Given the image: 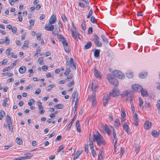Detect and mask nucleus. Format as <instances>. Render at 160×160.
Returning <instances> with one entry per match:
<instances>
[{"label":"nucleus","mask_w":160,"mask_h":160,"mask_svg":"<svg viewBox=\"0 0 160 160\" xmlns=\"http://www.w3.org/2000/svg\"><path fill=\"white\" fill-rule=\"evenodd\" d=\"M93 141H96L98 145L99 146L105 144L104 140L103 137L98 132L93 135Z\"/></svg>","instance_id":"1"},{"label":"nucleus","mask_w":160,"mask_h":160,"mask_svg":"<svg viewBox=\"0 0 160 160\" xmlns=\"http://www.w3.org/2000/svg\"><path fill=\"white\" fill-rule=\"evenodd\" d=\"M107 77L110 83L116 86H118V82L116 78L113 77V76L111 74H108Z\"/></svg>","instance_id":"2"},{"label":"nucleus","mask_w":160,"mask_h":160,"mask_svg":"<svg viewBox=\"0 0 160 160\" xmlns=\"http://www.w3.org/2000/svg\"><path fill=\"white\" fill-rule=\"evenodd\" d=\"M113 74L114 76L119 79H123L125 78V75L119 71L114 70L113 72Z\"/></svg>","instance_id":"3"},{"label":"nucleus","mask_w":160,"mask_h":160,"mask_svg":"<svg viewBox=\"0 0 160 160\" xmlns=\"http://www.w3.org/2000/svg\"><path fill=\"white\" fill-rule=\"evenodd\" d=\"M96 93L94 92L92 93L91 96L88 98V100L92 101V106L93 107L95 106L96 104Z\"/></svg>","instance_id":"4"},{"label":"nucleus","mask_w":160,"mask_h":160,"mask_svg":"<svg viewBox=\"0 0 160 160\" xmlns=\"http://www.w3.org/2000/svg\"><path fill=\"white\" fill-rule=\"evenodd\" d=\"M100 127L101 130L103 132L105 133L106 132L109 136L110 135V130L107 125H104L102 124L100 125Z\"/></svg>","instance_id":"5"},{"label":"nucleus","mask_w":160,"mask_h":160,"mask_svg":"<svg viewBox=\"0 0 160 160\" xmlns=\"http://www.w3.org/2000/svg\"><path fill=\"white\" fill-rule=\"evenodd\" d=\"M142 87L139 84H135L132 86V88L133 91L139 92L140 91Z\"/></svg>","instance_id":"6"},{"label":"nucleus","mask_w":160,"mask_h":160,"mask_svg":"<svg viewBox=\"0 0 160 160\" xmlns=\"http://www.w3.org/2000/svg\"><path fill=\"white\" fill-rule=\"evenodd\" d=\"M119 94V92L118 90L116 89H113L112 90V92H110L109 93V95L110 96H112L113 97H116L118 96Z\"/></svg>","instance_id":"7"},{"label":"nucleus","mask_w":160,"mask_h":160,"mask_svg":"<svg viewBox=\"0 0 160 160\" xmlns=\"http://www.w3.org/2000/svg\"><path fill=\"white\" fill-rule=\"evenodd\" d=\"M45 28L46 30L52 31L54 29V26L51 23H49L45 26Z\"/></svg>","instance_id":"8"},{"label":"nucleus","mask_w":160,"mask_h":160,"mask_svg":"<svg viewBox=\"0 0 160 160\" xmlns=\"http://www.w3.org/2000/svg\"><path fill=\"white\" fill-rule=\"evenodd\" d=\"M151 123L148 121H146L143 125L144 128L146 129H149L151 126Z\"/></svg>","instance_id":"9"},{"label":"nucleus","mask_w":160,"mask_h":160,"mask_svg":"<svg viewBox=\"0 0 160 160\" xmlns=\"http://www.w3.org/2000/svg\"><path fill=\"white\" fill-rule=\"evenodd\" d=\"M57 38L62 42V44L65 43L67 41L66 39L60 35H58Z\"/></svg>","instance_id":"10"},{"label":"nucleus","mask_w":160,"mask_h":160,"mask_svg":"<svg viewBox=\"0 0 160 160\" xmlns=\"http://www.w3.org/2000/svg\"><path fill=\"white\" fill-rule=\"evenodd\" d=\"M72 32V35L75 40L77 39L78 37L79 34L78 32V31L76 30H75L74 31L73 30H71Z\"/></svg>","instance_id":"11"},{"label":"nucleus","mask_w":160,"mask_h":160,"mask_svg":"<svg viewBox=\"0 0 160 160\" xmlns=\"http://www.w3.org/2000/svg\"><path fill=\"white\" fill-rule=\"evenodd\" d=\"M94 75L96 78L100 79L101 78V76L100 73L97 69H96V68H94Z\"/></svg>","instance_id":"12"},{"label":"nucleus","mask_w":160,"mask_h":160,"mask_svg":"<svg viewBox=\"0 0 160 160\" xmlns=\"http://www.w3.org/2000/svg\"><path fill=\"white\" fill-rule=\"evenodd\" d=\"M110 132H112V131H113L112 135H113V137L114 138L113 141H114V140H115V142H117V141H116L117 137H116V136L115 131L114 129V128L113 127L111 126V128L110 129Z\"/></svg>","instance_id":"13"},{"label":"nucleus","mask_w":160,"mask_h":160,"mask_svg":"<svg viewBox=\"0 0 160 160\" xmlns=\"http://www.w3.org/2000/svg\"><path fill=\"white\" fill-rule=\"evenodd\" d=\"M65 51L67 52H68L69 51V47L67 41L63 44Z\"/></svg>","instance_id":"14"},{"label":"nucleus","mask_w":160,"mask_h":160,"mask_svg":"<svg viewBox=\"0 0 160 160\" xmlns=\"http://www.w3.org/2000/svg\"><path fill=\"white\" fill-rule=\"evenodd\" d=\"M131 93V91L130 90L126 91L121 95L122 97L124 98L125 96L128 97L129 95H130Z\"/></svg>","instance_id":"15"},{"label":"nucleus","mask_w":160,"mask_h":160,"mask_svg":"<svg viewBox=\"0 0 160 160\" xmlns=\"http://www.w3.org/2000/svg\"><path fill=\"white\" fill-rule=\"evenodd\" d=\"M123 128L128 134H129L130 133V132L129 130V128L128 125L126 123H123Z\"/></svg>","instance_id":"16"},{"label":"nucleus","mask_w":160,"mask_h":160,"mask_svg":"<svg viewBox=\"0 0 160 160\" xmlns=\"http://www.w3.org/2000/svg\"><path fill=\"white\" fill-rule=\"evenodd\" d=\"M56 20V17L54 15H52L51 17L49 23H50L51 24H53L55 22Z\"/></svg>","instance_id":"17"},{"label":"nucleus","mask_w":160,"mask_h":160,"mask_svg":"<svg viewBox=\"0 0 160 160\" xmlns=\"http://www.w3.org/2000/svg\"><path fill=\"white\" fill-rule=\"evenodd\" d=\"M140 91L141 93V95L143 97H146L148 95L147 93V90L146 89L144 90L142 88Z\"/></svg>","instance_id":"18"},{"label":"nucleus","mask_w":160,"mask_h":160,"mask_svg":"<svg viewBox=\"0 0 160 160\" xmlns=\"http://www.w3.org/2000/svg\"><path fill=\"white\" fill-rule=\"evenodd\" d=\"M26 71V68L25 66H22L19 68V71L20 73L23 74Z\"/></svg>","instance_id":"19"},{"label":"nucleus","mask_w":160,"mask_h":160,"mask_svg":"<svg viewBox=\"0 0 160 160\" xmlns=\"http://www.w3.org/2000/svg\"><path fill=\"white\" fill-rule=\"evenodd\" d=\"M32 157V156H22L20 157L17 158V160H25L27 159H28Z\"/></svg>","instance_id":"20"},{"label":"nucleus","mask_w":160,"mask_h":160,"mask_svg":"<svg viewBox=\"0 0 160 160\" xmlns=\"http://www.w3.org/2000/svg\"><path fill=\"white\" fill-rule=\"evenodd\" d=\"M109 97L108 96L104 97L103 99V104L104 106H105L107 103L108 101Z\"/></svg>","instance_id":"21"},{"label":"nucleus","mask_w":160,"mask_h":160,"mask_svg":"<svg viewBox=\"0 0 160 160\" xmlns=\"http://www.w3.org/2000/svg\"><path fill=\"white\" fill-rule=\"evenodd\" d=\"M101 38L102 39L103 42L105 44H108L109 42L108 39L106 38L103 35H101Z\"/></svg>","instance_id":"22"},{"label":"nucleus","mask_w":160,"mask_h":160,"mask_svg":"<svg viewBox=\"0 0 160 160\" xmlns=\"http://www.w3.org/2000/svg\"><path fill=\"white\" fill-rule=\"evenodd\" d=\"M100 50L96 49L94 52V56L95 57H98L99 56Z\"/></svg>","instance_id":"23"},{"label":"nucleus","mask_w":160,"mask_h":160,"mask_svg":"<svg viewBox=\"0 0 160 160\" xmlns=\"http://www.w3.org/2000/svg\"><path fill=\"white\" fill-rule=\"evenodd\" d=\"M147 73L146 72H141L139 74V77L141 79L145 78L147 76Z\"/></svg>","instance_id":"24"},{"label":"nucleus","mask_w":160,"mask_h":160,"mask_svg":"<svg viewBox=\"0 0 160 160\" xmlns=\"http://www.w3.org/2000/svg\"><path fill=\"white\" fill-rule=\"evenodd\" d=\"M9 130L11 131V132H13V128L12 125V123L7 124Z\"/></svg>","instance_id":"25"},{"label":"nucleus","mask_w":160,"mask_h":160,"mask_svg":"<svg viewBox=\"0 0 160 160\" xmlns=\"http://www.w3.org/2000/svg\"><path fill=\"white\" fill-rule=\"evenodd\" d=\"M8 98H6L3 101V102L2 103V106L3 107H6L8 106V104L7 102H8Z\"/></svg>","instance_id":"26"},{"label":"nucleus","mask_w":160,"mask_h":160,"mask_svg":"<svg viewBox=\"0 0 160 160\" xmlns=\"http://www.w3.org/2000/svg\"><path fill=\"white\" fill-rule=\"evenodd\" d=\"M6 122L7 124L11 123H12L11 121V118L8 115H7V116Z\"/></svg>","instance_id":"27"},{"label":"nucleus","mask_w":160,"mask_h":160,"mask_svg":"<svg viewBox=\"0 0 160 160\" xmlns=\"http://www.w3.org/2000/svg\"><path fill=\"white\" fill-rule=\"evenodd\" d=\"M121 112L122 113L121 114V115L122 117V121L124 120L123 119L125 117H126V113L125 112V111L124 110H123V109H122L121 110Z\"/></svg>","instance_id":"28"},{"label":"nucleus","mask_w":160,"mask_h":160,"mask_svg":"<svg viewBox=\"0 0 160 160\" xmlns=\"http://www.w3.org/2000/svg\"><path fill=\"white\" fill-rule=\"evenodd\" d=\"M16 142L19 145H21L22 143V141L20 138H17L16 139Z\"/></svg>","instance_id":"29"},{"label":"nucleus","mask_w":160,"mask_h":160,"mask_svg":"<svg viewBox=\"0 0 160 160\" xmlns=\"http://www.w3.org/2000/svg\"><path fill=\"white\" fill-rule=\"evenodd\" d=\"M92 43L91 42H88L87 44L85 46L86 49H88L92 46Z\"/></svg>","instance_id":"30"},{"label":"nucleus","mask_w":160,"mask_h":160,"mask_svg":"<svg viewBox=\"0 0 160 160\" xmlns=\"http://www.w3.org/2000/svg\"><path fill=\"white\" fill-rule=\"evenodd\" d=\"M94 37H95V38L93 39V41L94 42L95 44L97 42H98V41H99V38L96 34L94 35Z\"/></svg>","instance_id":"31"},{"label":"nucleus","mask_w":160,"mask_h":160,"mask_svg":"<svg viewBox=\"0 0 160 160\" xmlns=\"http://www.w3.org/2000/svg\"><path fill=\"white\" fill-rule=\"evenodd\" d=\"M78 93L77 91H74L72 94V98H76V99H78Z\"/></svg>","instance_id":"32"},{"label":"nucleus","mask_w":160,"mask_h":160,"mask_svg":"<svg viewBox=\"0 0 160 160\" xmlns=\"http://www.w3.org/2000/svg\"><path fill=\"white\" fill-rule=\"evenodd\" d=\"M63 106L62 105L60 104L54 106V107L59 109L62 108H63Z\"/></svg>","instance_id":"33"},{"label":"nucleus","mask_w":160,"mask_h":160,"mask_svg":"<svg viewBox=\"0 0 160 160\" xmlns=\"http://www.w3.org/2000/svg\"><path fill=\"white\" fill-rule=\"evenodd\" d=\"M91 22L93 23H96L97 21V19H96L93 16H92L91 18Z\"/></svg>","instance_id":"34"},{"label":"nucleus","mask_w":160,"mask_h":160,"mask_svg":"<svg viewBox=\"0 0 160 160\" xmlns=\"http://www.w3.org/2000/svg\"><path fill=\"white\" fill-rule=\"evenodd\" d=\"M139 106L140 107H141L143 103V101L141 99V98H139Z\"/></svg>","instance_id":"35"},{"label":"nucleus","mask_w":160,"mask_h":160,"mask_svg":"<svg viewBox=\"0 0 160 160\" xmlns=\"http://www.w3.org/2000/svg\"><path fill=\"white\" fill-rule=\"evenodd\" d=\"M93 12V10L92 9H91L90 10V11L87 16V18H89L92 15Z\"/></svg>","instance_id":"36"},{"label":"nucleus","mask_w":160,"mask_h":160,"mask_svg":"<svg viewBox=\"0 0 160 160\" xmlns=\"http://www.w3.org/2000/svg\"><path fill=\"white\" fill-rule=\"evenodd\" d=\"M5 43L7 44H9L10 42V40L9 39L8 37H6L4 40Z\"/></svg>","instance_id":"37"},{"label":"nucleus","mask_w":160,"mask_h":160,"mask_svg":"<svg viewBox=\"0 0 160 160\" xmlns=\"http://www.w3.org/2000/svg\"><path fill=\"white\" fill-rule=\"evenodd\" d=\"M73 77V75L72 74H71L69 76H68L66 78V81L67 80L68 81H70L71 79Z\"/></svg>","instance_id":"38"},{"label":"nucleus","mask_w":160,"mask_h":160,"mask_svg":"<svg viewBox=\"0 0 160 160\" xmlns=\"http://www.w3.org/2000/svg\"><path fill=\"white\" fill-rule=\"evenodd\" d=\"M41 51V48L40 47H38V48L37 50L36 51L35 54L34 55V57H35V56L39 53V52H40Z\"/></svg>","instance_id":"39"},{"label":"nucleus","mask_w":160,"mask_h":160,"mask_svg":"<svg viewBox=\"0 0 160 160\" xmlns=\"http://www.w3.org/2000/svg\"><path fill=\"white\" fill-rule=\"evenodd\" d=\"M90 141V148L91 149H92L93 148V141L92 140H89Z\"/></svg>","instance_id":"40"},{"label":"nucleus","mask_w":160,"mask_h":160,"mask_svg":"<svg viewBox=\"0 0 160 160\" xmlns=\"http://www.w3.org/2000/svg\"><path fill=\"white\" fill-rule=\"evenodd\" d=\"M70 72V68H67V69L65 71L64 74H66V75H68Z\"/></svg>","instance_id":"41"},{"label":"nucleus","mask_w":160,"mask_h":160,"mask_svg":"<svg viewBox=\"0 0 160 160\" xmlns=\"http://www.w3.org/2000/svg\"><path fill=\"white\" fill-rule=\"evenodd\" d=\"M82 153V151L80 150L78 151L75 154V157L78 158L80 154Z\"/></svg>","instance_id":"42"},{"label":"nucleus","mask_w":160,"mask_h":160,"mask_svg":"<svg viewBox=\"0 0 160 160\" xmlns=\"http://www.w3.org/2000/svg\"><path fill=\"white\" fill-rule=\"evenodd\" d=\"M13 53H10L8 54V56L10 55V57H12L15 58H17V55H13Z\"/></svg>","instance_id":"43"},{"label":"nucleus","mask_w":160,"mask_h":160,"mask_svg":"<svg viewBox=\"0 0 160 160\" xmlns=\"http://www.w3.org/2000/svg\"><path fill=\"white\" fill-rule=\"evenodd\" d=\"M152 134L153 136L156 137L158 135V133L157 132L154 130L152 131Z\"/></svg>","instance_id":"44"},{"label":"nucleus","mask_w":160,"mask_h":160,"mask_svg":"<svg viewBox=\"0 0 160 160\" xmlns=\"http://www.w3.org/2000/svg\"><path fill=\"white\" fill-rule=\"evenodd\" d=\"M128 78H132L133 77V75L132 72H129L128 73H127L126 74Z\"/></svg>","instance_id":"45"},{"label":"nucleus","mask_w":160,"mask_h":160,"mask_svg":"<svg viewBox=\"0 0 160 160\" xmlns=\"http://www.w3.org/2000/svg\"><path fill=\"white\" fill-rule=\"evenodd\" d=\"M54 86V85H50L47 87L46 89L48 91H49Z\"/></svg>","instance_id":"46"},{"label":"nucleus","mask_w":160,"mask_h":160,"mask_svg":"<svg viewBox=\"0 0 160 160\" xmlns=\"http://www.w3.org/2000/svg\"><path fill=\"white\" fill-rule=\"evenodd\" d=\"M28 41H26L24 42V43L22 46V48H23L24 47H26L28 46Z\"/></svg>","instance_id":"47"},{"label":"nucleus","mask_w":160,"mask_h":160,"mask_svg":"<svg viewBox=\"0 0 160 160\" xmlns=\"http://www.w3.org/2000/svg\"><path fill=\"white\" fill-rule=\"evenodd\" d=\"M62 18L63 21L64 22L67 20V18L64 14H63L62 16Z\"/></svg>","instance_id":"48"},{"label":"nucleus","mask_w":160,"mask_h":160,"mask_svg":"<svg viewBox=\"0 0 160 160\" xmlns=\"http://www.w3.org/2000/svg\"><path fill=\"white\" fill-rule=\"evenodd\" d=\"M72 122H70L67 127L66 131H69V130L72 125Z\"/></svg>","instance_id":"49"},{"label":"nucleus","mask_w":160,"mask_h":160,"mask_svg":"<svg viewBox=\"0 0 160 160\" xmlns=\"http://www.w3.org/2000/svg\"><path fill=\"white\" fill-rule=\"evenodd\" d=\"M13 146V144L12 143H11L9 145H6L4 146L5 149H8L11 148Z\"/></svg>","instance_id":"50"},{"label":"nucleus","mask_w":160,"mask_h":160,"mask_svg":"<svg viewBox=\"0 0 160 160\" xmlns=\"http://www.w3.org/2000/svg\"><path fill=\"white\" fill-rule=\"evenodd\" d=\"M12 32H13V33H15L17 31V28L16 27H13L12 28Z\"/></svg>","instance_id":"51"},{"label":"nucleus","mask_w":160,"mask_h":160,"mask_svg":"<svg viewBox=\"0 0 160 160\" xmlns=\"http://www.w3.org/2000/svg\"><path fill=\"white\" fill-rule=\"evenodd\" d=\"M38 61L39 62V63L40 65H42V61H43V58L42 57H40L38 58Z\"/></svg>","instance_id":"52"},{"label":"nucleus","mask_w":160,"mask_h":160,"mask_svg":"<svg viewBox=\"0 0 160 160\" xmlns=\"http://www.w3.org/2000/svg\"><path fill=\"white\" fill-rule=\"evenodd\" d=\"M91 153L92 154V156L93 157H95L96 155V153L95 151L93 149H92V150Z\"/></svg>","instance_id":"53"},{"label":"nucleus","mask_w":160,"mask_h":160,"mask_svg":"<svg viewBox=\"0 0 160 160\" xmlns=\"http://www.w3.org/2000/svg\"><path fill=\"white\" fill-rule=\"evenodd\" d=\"M64 146L63 145H62L59 146V149L57 151V152H60L63 149Z\"/></svg>","instance_id":"54"},{"label":"nucleus","mask_w":160,"mask_h":160,"mask_svg":"<svg viewBox=\"0 0 160 160\" xmlns=\"http://www.w3.org/2000/svg\"><path fill=\"white\" fill-rule=\"evenodd\" d=\"M70 62V67H72V65H73V64H74L73 58H70V62Z\"/></svg>","instance_id":"55"},{"label":"nucleus","mask_w":160,"mask_h":160,"mask_svg":"<svg viewBox=\"0 0 160 160\" xmlns=\"http://www.w3.org/2000/svg\"><path fill=\"white\" fill-rule=\"evenodd\" d=\"M95 44L98 47H101L102 46V43L101 42H99V41Z\"/></svg>","instance_id":"56"},{"label":"nucleus","mask_w":160,"mask_h":160,"mask_svg":"<svg viewBox=\"0 0 160 160\" xmlns=\"http://www.w3.org/2000/svg\"><path fill=\"white\" fill-rule=\"evenodd\" d=\"M134 116H133V118H134V120H138V115L137 114L135 113L134 114Z\"/></svg>","instance_id":"57"},{"label":"nucleus","mask_w":160,"mask_h":160,"mask_svg":"<svg viewBox=\"0 0 160 160\" xmlns=\"http://www.w3.org/2000/svg\"><path fill=\"white\" fill-rule=\"evenodd\" d=\"M74 82L73 81H72L71 82L69 83L68 85V87H71V86L74 85Z\"/></svg>","instance_id":"58"},{"label":"nucleus","mask_w":160,"mask_h":160,"mask_svg":"<svg viewBox=\"0 0 160 160\" xmlns=\"http://www.w3.org/2000/svg\"><path fill=\"white\" fill-rule=\"evenodd\" d=\"M81 27L83 30H85L86 29L85 24L84 23H82L81 24Z\"/></svg>","instance_id":"59"},{"label":"nucleus","mask_w":160,"mask_h":160,"mask_svg":"<svg viewBox=\"0 0 160 160\" xmlns=\"http://www.w3.org/2000/svg\"><path fill=\"white\" fill-rule=\"evenodd\" d=\"M11 68L10 67H6V68H4L3 69V72H4L8 71V70H9L11 69Z\"/></svg>","instance_id":"60"},{"label":"nucleus","mask_w":160,"mask_h":160,"mask_svg":"<svg viewBox=\"0 0 160 160\" xmlns=\"http://www.w3.org/2000/svg\"><path fill=\"white\" fill-rule=\"evenodd\" d=\"M29 23L31 25L33 26L34 24V20L33 19H31L29 21Z\"/></svg>","instance_id":"61"},{"label":"nucleus","mask_w":160,"mask_h":160,"mask_svg":"<svg viewBox=\"0 0 160 160\" xmlns=\"http://www.w3.org/2000/svg\"><path fill=\"white\" fill-rule=\"evenodd\" d=\"M41 36H42V34L40 33H39L37 35V39L38 40H40Z\"/></svg>","instance_id":"62"},{"label":"nucleus","mask_w":160,"mask_h":160,"mask_svg":"<svg viewBox=\"0 0 160 160\" xmlns=\"http://www.w3.org/2000/svg\"><path fill=\"white\" fill-rule=\"evenodd\" d=\"M41 92V90L40 89L38 88L37 89V90L35 91V94H39Z\"/></svg>","instance_id":"63"},{"label":"nucleus","mask_w":160,"mask_h":160,"mask_svg":"<svg viewBox=\"0 0 160 160\" xmlns=\"http://www.w3.org/2000/svg\"><path fill=\"white\" fill-rule=\"evenodd\" d=\"M92 29L91 27H90L88 29V33L89 34H92Z\"/></svg>","instance_id":"64"}]
</instances>
